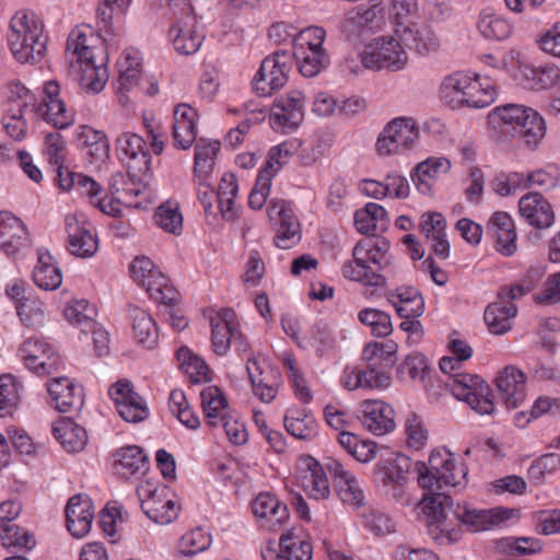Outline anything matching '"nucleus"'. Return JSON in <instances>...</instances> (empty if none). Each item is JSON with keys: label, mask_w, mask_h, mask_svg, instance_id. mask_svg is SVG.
Here are the masks:
<instances>
[{"label": "nucleus", "mask_w": 560, "mask_h": 560, "mask_svg": "<svg viewBox=\"0 0 560 560\" xmlns=\"http://www.w3.org/2000/svg\"><path fill=\"white\" fill-rule=\"evenodd\" d=\"M418 483L428 493L418 503L423 515L427 533L438 545L448 546L459 540L460 530L453 520L470 532L490 529L509 518L506 510H477L467 504H454L453 499L440 492L443 486L463 488L467 483L468 469L464 463H457L454 454L445 448H435L429 457V465L416 463Z\"/></svg>", "instance_id": "1"}, {"label": "nucleus", "mask_w": 560, "mask_h": 560, "mask_svg": "<svg viewBox=\"0 0 560 560\" xmlns=\"http://www.w3.org/2000/svg\"><path fill=\"white\" fill-rule=\"evenodd\" d=\"M488 122L502 132H515L529 149L537 148L547 130L545 119L537 110L513 103L493 108L488 115Z\"/></svg>", "instance_id": "2"}, {"label": "nucleus", "mask_w": 560, "mask_h": 560, "mask_svg": "<svg viewBox=\"0 0 560 560\" xmlns=\"http://www.w3.org/2000/svg\"><path fill=\"white\" fill-rule=\"evenodd\" d=\"M8 43L19 62H39L45 56L47 45L43 22L32 11H18L10 22Z\"/></svg>", "instance_id": "3"}, {"label": "nucleus", "mask_w": 560, "mask_h": 560, "mask_svg": "<svg viewBox=\"0 0 560 560\" xmlns=\"http://www.w3.org/2000/svg\"><path fill=\"white\" fill-rule=\"evenodd\" d=\"M494 86L462 72L447 75L440 86V100L452 109L483 108L494 101Z\"/></svg>", "instance_id": "4"}, {"label": "nucleus", "mask_w": 560, "mask_h": 560, "mask_svg": "<svg viewBox=\"0 0 560 560\" xmlns=\"http://www.w3.org/2000/svg\"><path fill=\"white\" fill-rule=\"evenodd\" d=\"M411 459L404 454L392 453L381 457L374 467V481L383 493L394 501L408 504L406 492L407 474Z\"/></svg>", "instance_id": "5"}, {"label": "nucleus", "mask_w": 560, "mask_h": 560, "mask_svg": "<svg viewBox=\"0 0 560 560\" xmlns=\"http://www.w3.org/2000/svg\"><path fill=\"white\" fill-rule=\"evenodd\" d=\"M291 69V51L279 49L265 57L252 79L253 92L259 97L271 96L287 84Z\"/></svg>", "instance_id": "6"}, {"label": "nucleus", "mask_w": 560, "mask_h": 560, "mask_svg": "<svg viewBox=\"0 0 560 560\" xmlns=\"http://www.w3.org/2000/svg\"><path fill=\"white\" fill-rule=\"evenodd\" d=\"M447 386L455 398L465 400L476 412L491 415L494 411L491 389L479 375L457 373L450 378Z\"/></svg>", "instance_id": "7"}, {"label": "nucleus", "mask_w": 560, "mask_h": 560, "mask_svg": "<svg viewBox=\"0 0 560 560\" xmlns=\"http://www.w3.org/2000/svg\"><path fill=\"white\" fill-rule=\"evenodd\" d=\"M419 138V128L412 118L398 117L389 121L376 141L382 156L400 154L411 149Z\"/></svg>", "instance_id": "8"}, {"label": "nucleus", "mask_w": 560, "mask_h": 560, "mask_svg": "<svg viewBox=\"0 0 560 560\" xmlns=\"http://www.w3.org/2000/svg\"><path fill=\"white\" fill-rule=\"evenodd\" d=\"M305 96L300 90H291L273 102L269 115L270 127L281 133L295 131L304 120Z\"/></svg>", "instance_id": "9"}, {"label": "nucleus", "mask_w": 560, "mask_h": 560, "mask_svg": "<svg viewBox=\"0 0 560 560\" xmlns=\"http://www.w3.org/2000/svg\"><path fill=\"white\" fill-rule=\"evenodd\" d=\"M362 65L368 69L383 68L400 70L407 62V52L395 38H375L360 55Z\"/></svg>", "instance_id": "10"}, {"label": "nucleus", "mask_w": 560, "mask_h": 560, "mask_svg": "<svg viewBox=\"0 0 560 560\" xmlns=\"http://www.w3.org/2000/svg\"><path fill=\"white\" fill-rule=\"evenodd\" d=\"M18 355L25 366L37 375H50L61 364L54 347L42 337H31L19 348Z\"/></svg>", "instance_id": "11"}, {"label": "nucleus", "mask_w": 560, "mask_h": 560, "mask_svg": "<svg viewBox=\"0 0 560 560\" xmlns=\"http://www.w3.org/2000/svg\"><path fill=\"white\" fill-rule=\"evenodd\" d=\"M137 494L143 513L154 523L166 525L178 516L179 506L174 500L167 499L165 488L159 490L145 482L139 485Z\"/></svg>", "instance_id": "12"}, {"label": "nucleus", "mask_w": 560, "mask_h": 560, "mask_svg": "<svg viewBox=\"0 0 560 560\" xmlns=\"http://www.w3.org/2000/svg\"><path fill=\"white\" fill-rule=\"evenodd\" d=\"M267 214L277 225L276 246L289 249L301 240L300 222L285 200H272L268 206Z\"/></svg>", "instance_id": "13"}, {"label": "nucleus", "mask_w": 560, "mask_h": 560, "mask_svg": "<svg viewBox=\"0 0 560 560\" xmlns=\"http://www.w3.org/2000/svg\"><path fill=\"white\" fill-rule=\"evenodd\" d=\"M325 469L330 474L339 499L352 508L364 505L365 495L357 477L336 458L325 459Z\"/></svg>", "instance_id": "14"}, {"label": "nucleus", "mask_w": 560, "mask_h": 560, "mask_svg": "<svg viewBox=\"0 0 560 560\" xmlns=\"http://www.w3.org/2000/svg\"><path fill=\"white\" fill-rule=\"evenodd\" d=\"M108 395L125 421L137 423L148 417L149 410L144 399L133 390L129 381L122 380L112 385Z\"/></svg>", "instance_id": "15"}, {"label": "nucleus", "mask_w": 560, "mask_h": 560, "mask_svg": "<svg viewBox=\"0 0 560 560\" xmlns=\"http://www.w3.org/2000/svg\"><path fill=\"white\" fill-rule=\"evenodd\" d=\"M116 152L119 160L127 164L128 171L142 175L150 171L151 155L145 142L137 133L124 132L116 139Z\"/></svg>", "instance_id": "16"}, {"label": "nucleus", "mask_w": 560, "mask_h": 560, "mask_svg": "<svg viewBox=\"0 0 560 560\" xmlns=\"http://www.w3.org/2000/svg\"><path fill=\"white\" fill-rule=\"evenodd\" d=\"M211 342L218 355H224L231 347L232 340H240V324L236 314L231 308H224L210 316Z\"/></svg>", "instance_id": "17"}, {"label": "nucleus", "mask_w": 560, "mask_h": 560, "mask_svg": "<svg viewBox=\"0 0 560 560\" xmlns=\"http://www.w3.org/2000/svg\"><path fill=\"white\" fill-rule=\"evenodd\" d=\"M31 245L28 231L22 220L11 212L0 211V249L15 256Z\"/></svg>", "instance_id": "18"}, {"label": "nucleus", "mask_w": 560, "mask_h": 560, "mask_svg": "<svg viewBox=\"0 0 560 560\" xmlns=\"http://www.w3.org/2000/svg\"><path fill=\"white\" fill-rule=\"evenodd\" d=\"M66 232L68 234V250L81 258L94 256L98 249L96 234L91 230L90 223L79 221L75 215H67L65 219Z\"/></svg>", "instance_id": "19"}, {"label": "nucleus", "mask_w": 560, "mask_h": 560, "mask_svg": "<svg viewBox=\"0 0 560 560\" xmlns=\"http://www.w3.org/2000/svg\"><path fill=\"white\" fill-rule=\"evenodd\" d=\"M395 411L382 400L368 399L360 404L359 419L375 435H384L395 429Z\"/></svg>", "instance_id": "20"}, {"label": "nucleus", "mask_w": 560, "mask_h": 560, "mask_svg": "<svg viewBox=\"0 0 560 560\" xmlns=\"http://www.w3.org/2000/svg\"><path fill=\"white\" fill-rule=\"evenodd\" d=\"M196 24L192 10L191 13L178 16L171 26L168 35L177 52L189 56L200 48L203 35L196 30Z\"/></svg>", "instance_id": "21"}, {"label": "nucleus", "mask_w": 560, "mask_h": 560, "mask_svg": "<svg viewBox=\"0 0 560 560\" xmlns=\"http://www.w3.org/2000/svg\"><path fill=\"white\" fill-rule=\"evenodd\" d=\"M253 514L260 528L276 532L289 520L288 506L270 493H260L252 503Z\"/></svg>", "instance_id": "22"}, {"label": "nucleus", "mask_w": 560, "mask_h": 560, "mask_svg": "<svg viewBox=\"0 0 560 560\" xmlns=\"http://www.w3.org/2000/svg\"><path fill=\"white\" fill-rule=\"evenodd\" d=\"M94 505L89 495L75 494L66 506L67 528L73 537L82 538L91 529Z\"/></svg>", "instance_id": "23"}, {"label": "nucleus", "mask_w": 560, "mask_h": 560, "mask_svg": "<svg viewBox=\"0 0 560 560\" xmlns=\"http://www.w3.org/2000/svg\"><path fill=\"white\" fill-rule=\"evenodd\" d=\"M54 407L62 412L79 411L83 406V388L68 377H56L47 384Z\"/></svg>", "instance_id": "24"}, {"label": "nucleus", "mask_w": 560, "mask_h": 560, "mask_svg": "<svg viewBox=\"0 0 560 560\" xmlns=\"http://www.w3.org/2000/svg\"><path fill=\"white\" fill-rule=\"evenodd\" d=\"M45 98L39 106V112L44 119L58 129L69 127L72 121V115L67 110L63 100L59 97L60 86L57 81H48L44 86Z\"/></svg>", "instance_id": "25"}, {"label": "nucleus", "mask_w": 560, "mask_h": 560, "mask_svg": "<svg viewBox=\"0 0 560 560\" xmlns=\"http://www.w3.org/2000/svg\"><path fill=\"white\" fill-rule=\"evenodd\" d=\"M488 233L495 240V249L510 257L517 250L516 231L513 219L508 212H494L488 222Z\"/></svg>", "instance_id": "26"}, {"label": "nucleus", "mask_w": 560, "mask_h": 560, "mask_svg": "<svg viewBox=\"0 0 560 560\" xmlns=\"http://www.w3.org/2000/svg\"><path fill=\"white\" fill-rule=\"evenodd\" d=\"M107 61L108 56L103 48L98 49L97 57H90V59L77 61L81 72L79 84L82 90L88 93L96 94L104 89L108 80L106 69Z\"/></svg>", "instance_id": "27"}, {"label": "nucleus", "mask_w": 560, "mask_h": 560, "mask_svg": "<svg viewBox=\"0 0 560 560\" xmlns=\"http://www.w3.org/2000/svg\"><path fill=\"white\" fill-rule=\"evenodd\" d=\"M521 215L537 229H548L555 222V212L550 202L539 192H529L518 202Z\"/></svg>", "instance_id": "28"}, {"label": "nucleus", "mask_w": 560, "mask_h": 560, "mask_svg": "<svg viewBox=\"0 0 560 560\" xmlns=\"http://www.w3.org/2000/svg\"><path fill=\"white\" fill-rule=\"evenodd\" d=\"M525 374L514 365L505 366L497 377V387L506 408H517L525 400Z\"/></svg>", "instance_id": "29"}, {"label": "nucleus", "mask_w": 560, "mask_h": 560, "mask_svg": "<svg viewBox=\"0 0 560 560\" xmlns=\"http://www.w3.org/2000/svg\"><path fill=\"white\" fill-rule=\"evenodd\" d=\"M197 115L187 104H179L174 108L173 139L177 149L188 150L197 142Z\"/></svg>", "instance_id": "30"}, {"label": "nucleus", "mask_w": 560, "mask_h": 560, "mask_svg": "<svg viewBox=\"0 0 560 560\" xmlns=\"http://www.w3.org/2000/svg\"><path fill=\"white\" fill-rule=\"evenodd\" d=\"M395 34L410 49L419 54H428L436 50L440 46V39L432 28L416 21L412 25L402 28H395Z\"/></svg>", "instance_id": "31"}, {"label": "nucleus", "mask_w": 560, "mask_h": 560, "mask_svg": "<svg viewBox=\"0 0 560 560\" xmlns=\"http://www.w3.org/2000/svg\"><path fill=\"white\" fill-rule=\"evenodd\" d=\"M451 170V161L444 156H430L419 163L411 175L412 182L421 194H429L432 180Z\"/></svg>", "instance_id": "32"}, {"label": "nucleus", "mask_w": 560, "mask_h": 560, "mask_svg": "<svg viewBox=\"0 0 560 560\" xmlns=\"http://www.w3.org/2000/svg\"><path fill=\"white\" fill-rule=\"evenodd\" d=\"M382 13L383 8L376 0H373L369 7L359 5L352 9L342 24V31L348 40H354L360 36L363 28L372 25Z\"/></svg>", "instance_id": "33"}, {"label": "nucleus", "mask_w": 560, "mask_h": 560, "mask_svg": "<svg viewBox=\"0 0 560 560\" xmlns=\"http://www.w3.org/2000/svg\"><path fill=\"white\" fill-rule=\"evenodd\" d=\"M52 434L67 452H80L88 442L85 429L70 418L57 421L52 427Z\"/></svg>", "instance_id": "34"}, {"label": "nucleus", "mask_w": 560, "mask_h": 560, "mask_svg": "<svg viewBox=\"0 0 560 560\" xmlns=\"http://www.w3.org/2000/svg\"><path fill=\"white\" fill-rule=\"evenodd\" d=\"M237 192L238 182L236 176L233 173H225L219 184L218 203L221 214L226 221L236 220L242 211V206L234 201Z\"/></svg>", "instance_id": "35"}, {"label": "nucleus", "mask_w": 560, "mask_h": 560, "mask_svg": "<svg viewBox=\"0 0 560 560\" xmlns=\"http://www.w3.org/2000/svg\"><path fill=\"white\" fill-rule=\"evenodd\" d=\"M280 551L288 560H312L313 546L302 529L290 528L283 532L279 539Z\"/></svg>", "instance_id": "36"}, {"label": "nucleus", "mask_w": 560, "mask_h": 560, "mask_svg": "<svg viewBox=\"0 0 560 560\" xmlns=\"http://www.w3.org/2000/svg\"><path fill=\"white\" fill-rule=\"evenodd\" d=\"M34 283L40 289L52 291L60 287L62 275L48 252L38 250L37 265L33 270Z\"/></svg>", "instance_id": "37"}, {"label": "nucleus", "mask_w": 560, "mask_h": 560, "mask_svg": "<svg viewBox=\"0 0 560 560\" xmlns=\"http://www.w3.org/2000/svg\"><path fill=\"white\" fill-rule=\"evenodd\" d=\"M117 472L125 478L143 475L148 470V456L137 445L121 447L117 453Z\"/></svg>", "instance_id": "38"}, {"label": "nucleus", "mask_w": 560, "mask_h": 560, "mask_svg": "<svg viewBox=\"0 0 560 560\" xmlns=\"http://www.w3.org/2000/svg\"><path fill=\"white\" fill-rule=\"evenodd\" d=\"M516 313L517 308L513 303L500 300L487 306L483 317L492 334L502 335L511 329V319Z\"/></svg>", "instance_id": "39"}, {"label": "nucleus", "mask_w": 560, "mask_h": 560, "mask_svg": "<svg viewBox=\"0 0 560 560\" xmlns=\"http://www.w3.org/2000/svg\"><path fill=\"white\" fill-rule=\"evenodd\" d=\"M220 148L221 143L219 141L205 138L197 140L194 159L195 178H208L212 174Z\"/></svg>", "instance_id": "40"}, {"label": "nucleus", "mask_w": 560, "mask_h": 560, "mask_svg": "<svg viewBox=\"0 0 560 560\" xmlns=\"http://www.w3.org/2000/svg\"><path fill=\"white\" fill-rule=\"evenodd\" d=\"M56 173L58 185L62 190L75 188L81 195L89 197H95L101 191V185L89 176L71 172L65 166H59Z\"/></svg>", "instance_id": "41"}, {"label": "nucleus", "mask_w": 560, "mask_h": 560, "mask_svg": "<svg viewBox=\"0 0 560 560\" xmlns=\"http://www.w3.org/2000/svg\"><path fill=\"white\" fill-rule=\"evenodd\" d=\"M292 60L299 62V70L305 78H313L324 70L329 63V57L324 49L295 48Z\"/></svg>", "instance_id": "42"}, {"label": "nucleus", "mask_w": 560, "mask_h": 560, "mask_svg": "<svg viewBox=\"0 0 560 560\" xmlns=\"http://www.w3.org/2000/svg\"><path fill=\"white\" fill-rule=\"evenodd\" d=\"M307 475L304 476V487L308 491V495L316 500L326 499L330 493L328 478L324 471L325 465L322 466L314 458L306 459Z\"/></svg>", "instance_id": "43"}, {"label": "nucleus", "mask_w": 560, "mask_h": 560, "mask_svg": "<svg viewBox=\"0 0 560 560\" xmlns=\"http://www.w3.org/2000/svg\"><path fill=\"white\" fill-rule=\"evenodd\" d=\"M135 337L139 343L152 348L158 340L156 324L151 315L138 307L130 310Z\"/></svg>", "instance_id": "44"}, {"label": "nucleus", "mask_w": 560, "mask_h": 560, "mask_svg": "<svg viewBox=\"0 0 560 560\" xmlns=\"http://www.w3.org/2000/svg\"><path fill=\"white\" fill-rule=\"evenodd\" d=\"M177 360L191 383L211 381V371L206 361L192 354L188 348L182 347L177 351Z\"/></svg>", "instance_id": "45"}, {"label": "nucleus", "mask_w": 560, "mask_h": 560, "mask_svg": "<svg viewBox=\"0 0 560 560\" xmlns=\"http://www.w3.org/2000/svg\"><path fill=\"white\" fill-rule=\"evenodd\" d=\"M283 422L288 433L295 439L308 440L315 434V421L312 417L306 416L303 410L289 409Z\"/></svg>", "instance_id": "46"}, {"label": "nucleus", "mask_w": 560, "mask_h": 560, "mask_svg": "<svg viewBox=\"0 0 560 560\" xmlns=\"http://www.w3.org/2000/svg\"><path fill=\"white\" fill-rule=\"evenodd\" d=\"M201 406L209 424L217 425L221 411L228 406L222 390L214 385L207 386L200 392Z\"/></svg>", "instance_id": "47"}, {"label": "nucleus", "mask_w": 560, "mask_h": 560, "mask_svg": "<svg viewBox=\"0 0 560 560\" xmlns=\"http://www.w3.org/2000/svg\"><path fill=\"white\" fill-rule=\"evenodd\" d=\"M247 376L252 383L253 393L262 402H270L277 395V389L267 382L264 368L257 360L247 361Z\"/></svg>", "instance_id": "48"}, {"label": "nucleus", "mask_w": 560, "mask_h": 560, "mask_svg": "<svg viewBox=\"0 0 560 560\" xmlns=\"http://www.w3.org/2000/svg\"><path fill=\"white\" fill-rule=\"evenodd\" d=\"M63 314L69 323L81 326L82 334H88V328L95 326L96 308L86 300H75L69 303Z\"/></svg>", "instance_id": "49"}, {"label": "nucleus", "mask_w": 560, "mask_h": 560, "mask_svg": "<svg viewBox=\"0 0 560 560\" xmlns=\"http://www.w3.org/2000/svg\"><path fill=\"white\" fill-rule=\"evenodd\" d=\"M155 223L164 231L179 235L183 231V214L176 201L167 200L158 207Z\"/></svg>", "instance_id": "50"}, {"label": "nucleus", "mask_w": 560, "mask_h": 560, "mask_svg": "<svg viewBox=\"0 0 560 560\" xmlns=\"http://www.w3.org/2000/svg\"><path fill=\"white\" fill-rule=\"evenodd\" d=\"M152 275L153 276L148 279L142 288H144L156 302L163 303L166 307L173 306L177 301V292L173 287L168 285V280L161 270Z\"/></svg>", "instance_id": "51"}, {"label": "nucleus", "mask_w": 560, "mask_h": 560, "mask_svg": "<svg viewBox=\"0 0 560 560\" xmlns=\"http://www.w3.org/2000/svg\"><path fill=\"white\" fill-rule=\"evenodd\" d=\"M217 474L225 485L231 483L235 487V494H238L240 488L245 480L243 457L236 455L226 457L224 462L218 464Z\"/></svg>", "instance_id": "52"}, {"label": "nucleus", "mask_w": 560, "mask_h": 560, "mask_svg": "<svg viewBox=\"0 0 560 560\" xmlns=\"http://www.w3.org/2000/svg\"><path fill=\"white\" fill-rule=\"evenodd\" d=\"M94 39V34L90 30V35L81 31L80 28L73 30L67 40V54H71L72 57L77 58V61L95 58L98 56L94 51L91 42Z\"/></svg>", "instance_id": "53"}, {"label": "nucleus", "mask_w": 560, "mask_h": 560, "mask_svg": "<svg viewBox=\"0 0 560 560\" xmlns=\"http://www.w3.org/2000/svg\"><path fill=\"white\" fill-rule=\"evenodd\" d=\"M20 400V384L12 375L0 376V417L12 416Z\"/></svg>", "instance_id": "54"}, {"label": "nucleus", "mask_w": 560, "mask_h": 560, "mask_svg": "<svg viewBox=\"0 0 560 560\" xmlns=\"http://www.w3.org/2000/svg\"><path fill=\"white\" fill-rule=\"evenodd\" d=\"M359 320L371 327V332L375 337H386L392 334L393 325L390 316L376 308H363L358 314Z\"/></svg>", "instance_id": "55"}, {"label": "nucleus", "mask_w": 560, "mask_h": 560, "mask_svg": "<svg viewBox=\"0 0 560 560\" xmlns=\"http://www.w3.org/2000/svg\"><path fill=\"white\" fill-rule=\"evenodd\" d=\"M390 18L395 28L412 25L420 18L418 0H392Z\"/></svg>", "instance_id": "56"}, {"label": "nucleus", "mask_w": 560, "mask_h": 560, "mask_svg": "<svg viewBox=\"0 0 560 560\" xmlns=\"http://www.w3.org/2000/svg\"><path fill=\"white\" fill-rule=\"evenodd\" d=\"M478 30L486 38L503 40L510 36L512 26L505 19L489 13L480 16Z\"/></svg>", "instance_id": "57"}, {"label": "nucleus", "mask_w": 560, "mask_h": 560, "mask_svg": "<svg viewBox=\"0 0 560 560\" xmlns=\"http://www.w3.org/2000/svg\"><path fill=\"white\" fill-rule=\"evenodd\" d=\"M308 343L315 349L317 357H323L336 347V340L328 324L319 322L308 331Z\"/></svg>", "instance_id": "58"}, {"label": "nucleus", "mask_w": 560, "mask_h": 560, "mask_svg": "<svg viewBox=\"0 0 560 560\" xmlns=\"http://www.w3.org/2000/svg\"><path fill=\"white\" fill-rule=\"evenodd\" d=\"M301 147L299 139H290L272 147L269 151L268 160L261 170H269L273 175L285 164L290 158L298 152Z\"/></svg>", "instance_id": "59"}, {"label": "nucleus", "mask_w": 560, "mask_h": 560, "mask_svg": "<svg viewBox=\"0 0 560 560\" xmlns=\"http://www.w3.org/2000/svg\"><path fill=\"white\" fill-rule=\"evenodd\" d=\"M211 536L200 527L191 529L182 536L178 544L179 552L184 556H194L208 549Z\"/></svg>", "instance_id": "60"}, {"label": "nucleus", "mask_w": 560, "mask_h": 560, "mask_svg": "<svg viewBox=\"0 0 560 560\" xmlns=\"http://www.w3.org/2000/svg\"><path fill=\"white\" fill-rule=\"evenodd\" d=\"M0 539L4 547L18 550H31L36 545L33 534L16 524L3 528Z\"/></svg>", "instance_id": "61"}, {"label": "nucleus", "mask_w": 560, "mask_h": 560, "mask_svg": "<svg viewBox=\"0 0 560 560\" xmlns=\"http://www.w3.org/2000/svg\"><path fill=\"white\" fill-rule=\"evenodd\" d=\"M342 273L346 278L362 282L371 287H381L384 284L385 279L374 270L371 266H362L353 261H347L342 267Z\"/></svg>", "instance_id": "62"}, {"label": "nucleus", "mask_w": 560, "mask_h": 560, "mask_svg": "<svg viewBox=\"0 0 560 560\" xmlns=\"http://www.w3.org/2000/svg\"><path fill=\"white\" fill-rule=\"evenodd\" d=\"M526 78L535 89H550L560 80V68L552 63L532 68L526 73Z\"/></svg>", "instance_id": "63"}, {"label": "nucleus", "mask_w": 560, "mask_h": 560, "mask_svg": "<svg viewBox=\"0 0 560 560\" xmlns=\"http://www.w3.org/2000/svg\"><path fill=\"white\" fill-rule=\"evenodd\" d=\"M560 468V455L548 453L535 459L527 470L528 479L534 483H541L547 474H553Z\"/></svg>", "instance_id": "64"}]
</instances>
